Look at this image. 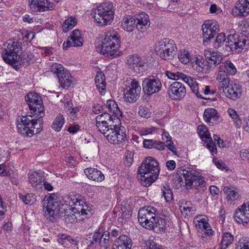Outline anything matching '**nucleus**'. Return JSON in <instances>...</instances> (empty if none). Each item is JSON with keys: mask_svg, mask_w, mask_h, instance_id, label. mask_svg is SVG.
Returning a JSON list of instances; mask_svg holds the SVG:
<instances>
[{"mask_svg": "<svg viewBox=\"0 0 249 249\" xmlns=\"http://www.w3.org/2000/svg\"><path fill=\"white\" fill-rule=\"evenodd\" d=\"M191 63L194 69L199 72H203L205 65L204 64V62H202L201 58L193 57Z\"/></svg>", "mask_w": 249, "mask_h": 249, "instance_id": "obj_49", "label": "nucleus"}, {"mask_svg": "<svg viewBox=\"0 0 249 249\" xmlns=\"http://www.w3.org/2000/svg\"><path fill=\"white\" fill-rule=\"evenodd\" d=\"M65 122L64 117L63 115L59 114L54 120L52 127L56 131H59L62 128Z\"/></svg>", "mask_w": 249, "mask_h": 249, "instance_id": "obj_47", "label": "nucleus"}, {"mask_svg": "<svg viewBox=\"0 0 249 249\" xmlns=\"http://www.w3.org/2000/svg\"><path fill=\"white\" fill-rule=\"evenodd\" d=\"M166 144L165 146L166 147L171 151H172L173 153L176 154V148L174 145L173 142L170 140L168 142H166Z\"/></svg>", "mask_w": 249, "mask_h": 249, "instance_id": "obj_62", "label": "nucleus"}, {"mask_svg": "<svg viewBox=\"0 0 249 249\" xmlns=\"http://www.w3.org/2000/svg\"><path fill=\"white\" fill-rule=\"evenodd\" d=\"M185 183L187 187L198 189L206 186V182L200 173L196 171L178 170L174 179V183L177 188Z\"/></svg>", "mask_w": 249, "mask_h": 249, "instance_id": "obj_3", "label": "nucleus"}, {"mask_svg": "<svg viewBox=\"0 0 249 249\" xmlns=\"http://www.w3.org/2000/svg\"><path fill=\"white\" fill-rule=\"evenodd\" d=\"M58 78L60 86L64 89L69 88L73 83V78L67 71H63L62 74L58 75Z\"/></svg>", "mask_w": 249, "mask_h": 249, "instance_id": "obj_36", "label": "nucleus"}, {"mask_svg": "<svg viewBox=\"0 0 249 249\" xmlns=\"http://www.w3.org/2000/svg\"><path fill=\"white\" fill-rule=\"evenodd\" d=\"M30 109L34 117L42 118L44 116V107L41 97L37 93L30 92L25 97Z\"/></svg>", "mask_w": 249, "mask_h": 249, "instance_id": "obj_10", "label": "nucleus"}, {"mask_svg": "<svg viewBox=\"0 0 249 249\" xmlns=\"http://www.w3.org/2000/svg\"><path fill=\"white\" fill-rule=\"evenodd\" d=\"M198 134L201 139L206 144L207 148L213 155L216 154L217 149L208 132L207 127L204 125L198 126Z\"/></svg>", "mask_w": 249, "mask_h": 249, "instance_id": "obj_19", "label": "nucleus"}, {"mask_svg": "<svg viewBox=\"0 0 249 249\" xmlns=\"http://www.w3.org/2000/svg\"><path fill=\"white\" fill-rule=\"evenodd\" d=\"M37 118L23 116L20 121L18 122V132L24 137H32L35 133H39L43 126V121L41 118Z\"/></svg>", "mask_w": 249, "mask_h": 249, "instance_id": "obj_6", "label": "nucleus"}, {"mask_svg": "<svg viewBox=\"0 0 249 249\" xmlns=\"http://www.w3.org/2000/svg\"><path fill=\"white\" fill-rule=\"evenodd\" d=\"M29 6L34 12H43L54 9V4L48 0H28Z\"/></svg>", "mask_w": 249, "mask_h": 249, "instance_id": "obj_20", "label": "nucleus"}, {"mask_svg": "<svg viewBox=\"0 0 249 249\" xmlns=\"http://www.w3.org/2000/svg\"><path fill=\"white\" fill-rule=\"evenodd\" d=\"M155 130L154 127L142 128L139 130V133L141 136H145L151 134Z\"/></svg>", "mask_w": 249, "mask_h": 249, "instance_id": "obj_55", "label": "nucleus"}, {"mask_svg": "<svg viewBox=\"0 0 249 249\" xmlns=\"http://www.w3.org/2000/svg\"><path fill=\"white\" fill-rule=\"evenodd\" d=\"M106 107L107 109L108 113L111 114V116L114 117V118H112V120L119 123V117L122 116V113L119 108L118 104L114 100H109L107 102Z\"/></svg>", "mask_w": 249, "mask_h": 249, "instance_id": "obj_27", "label": "nucleus"}, {"mask_svg": "<svg viewBox=\"0 0 249 249\" xmlns=\"http://www.w3.org/2000/svg\"><path fill=\"white\" fill-rule=\"evenodd\" d=\"M105 137L111 143L119 144L126 138L124 128L120 124H109V127L105 133Z\"/></svg>", "mask_w": 249, "mask_h": 249, "instance_id": "obj_11", "label": "nucleus"}, {"mask_svg": "<svg viewBox=\"0 0 249 249\" xmlns=\"http://www.w3.org/2000/svg\"><path fill=\"white\" fill-rule=\"evenodd\" d=\"M222 91L228 98L232 100H236L241 95V86L238 84L235 83L229 84L226 89Z\"/></svg>", "mask_w": 249, "mask_h": 249, "instance_id": "obj_26", "label": "nucleus"}, {"mask_svg": "<svg viewBox=\"0 0 249 249\" xmlns=\"http://www.w3.org/2000/svg\"><path fill=\"white\" fill-rule=\"evenodd\" d=\"M120 40L118 35L114 30H109L106 32L101 43L96 45L97 52L103 54H107L113 57L120 56Z\"/></svg>", "mask_w": 249, "mask_h": 249, "instance_id": "obj_5", "label": "nucleus"}, {"mask_svg": "<svg viewBox=\"0 0 249 249\" xmlns=\"http://www.w3.org/2000/svg\"><path fill=\"white\" fill-rule=\"evenodd\" d=\"M127 62L130 69L136 72H138L139 68L143 67L145 63L144 60L137 54L129 56Z\"/></svg>", "mask_w": 249, "mask_h": 249, "instance_id": "obj_28", "label": "nucleus"}, {"mask_svg": "<svg viewBox=\"0 0 249 249\" xmlns=\"http://www.w3.org/2000/svg\"><path fill=\"white\" fill-rule=\"evenodd\" d=\"M103 117H105V118L107 119L110 122H112V123H113V122L115 121L112 120V118H114V117H111V114L108 113H106V112H105L104 113L96 117V126L98 130L105 136V133L107 131L108 128H109V125H108V123L107 122L106 120L102 119Z\"/></svg>", "mask_w": 249, "mask_h": 249, "instance_id": "obj_23", "label": "nucleus"}, {"mask_svg": "<svg viewBox=\"0 0 249 249\" xmlns=\"http://www.w3.org/2000/svg\"><path fill=\"white\" fill-rule=\"evenodd\" d=\"M43 207L45 216L50 220H53L59 211L57 196L55 194H52L49 196L45 197Z\"/></svg>", "mask_w": 249, "mask_h": 249, "instance_id": "obj_13", "label": "nucleus"}, {"mask_svg": "<svg viewBox=\"0 0 249 249\" xmlns=\"http://www.w3.org/2000/svg\"><path fill=\"white\" fill-rule=\"evenodd\" d=\"M236 249H249V241L244 240L240 242Z\"/></svg>", "mask_w": 249, "mask_h": 249, "instance_id": "obj_61", "label": "nucleus"}, {"mask_svg": "<svg viewBox=\"0 0 249 249\" xmlns=\"http://www.w3.org/2000/svg\"><path fill=\"white\" fill-rule=\"evenodd\" d=\"M227 112L233 120L235 126L237 128H240L242 125V122L236 111L234 109L230 108L228 109Z\"/></svg>", "mask_w": 249, "mask_h": 249, "instance_id": "obj_46", "label": "nucleus"}, {"mask_svg": "<svg viewBox=\"0 0 249 249\" xmlns=\"http://www.w3.org/2000/svg\"><path fill=\"white\" fill-rule=\"evenodd\" d=\"M220 67H223L224 70L226 69L227 72L231 75H235L236 73L235 66L230 60H225Z\"/></svg>", "mask_w": 249, "mask_h": 249, "instance_id": "obj_48", "label": "nucleus"}, {"mask_svg": "<svg viewBox=\"0 0 249 249\" xmlns=\"http://www.w3.org/2000/svg\"><path fill=\"white\" fill-rule=\"evenodd\" d=\"M113 3L105 1L100 4L94 10V18L99 26L109 24L114 18Z\"/></svg>", "mask_w": 249, "mask_h": 249, "instance_id": "obj_7", "label": "nucleus"}, {"mask_svg": "<svg viewBox=\"0 0 249 249\" xmlns=\"http://www.w3.org/2000/svg\"><path fill=\"white\" fill-rule=\"evenodd\" d=\"M180 209L183 215L190 216L194 214L196 209L190 201L183 200L181 202Z\"/></svg>", "mask_w": 249, "mask_h": 249, "instance_id": "obj_37", "label": "nucleus"}, {"mask_svg": "<svg viewBox=\"0 0 249 249\" xmlns=\"http://www.w3.org/2000/svg\"><path fill=\"white\" fill-rule=\"evenodd\" d=\"M182 80L188 84L193 92L194 93L197 97L202 99L205 98L199 92V90L200 89V86H198L197 82L195 79L190 76H187L184 74V76H183Z\"/></svg>", "mask_w": 249, "mask_h": 249, "instance_id": "obj_32", "label": "nucleus"}, {"mask_svg": "<svg viewBox=\"0 0 249 249\" xmlns=\"http://www.w3.org/2000/svg\"><path fill=\"white\" fill-rule=\"evenodd\" d=\"M95 82L99 91L101 94H102L103 92H104L106 86L105 76L102 72L98 71L97 72L95 79Z\"/></svg>", "mask_w": 249, "mask_h": 249, "instance_id": "obj_41", "label": "nucleus"}, {"mask_svg": "<svg viewBox=\"0 0 249 249\" xmlns=\"http://www.w3.org/2000/svg\"><path fill=\"white\" fill-rule=\"evenodd\" d=\"M162 193V196H164V198L166 202H169L172 199L173 196L171 191L166 188L165 186L161 189Z\"/></svg>", "mask_w": 249, "mask_h": 249, "instance_id": "obj_54", "label": "nucleus"}, {"mask_svg": "<svg viewBox=\"0 0 249 249\" xmlns=\"http://www.w3.org/2000/svg\"><path fill=\"white\" fill-rule=\"evenodd\" d=\"M200 89L199 90V92L201 94H204L205 95H208V94H213L214 93V92L213 90H210V87L208 86H206L204 87L200 86ZM203 96V95H202Z\"/></svg>", "mask_w": 249, "mask_h": 249, "instance_id": "obj_56", "label": "nucleus"}, {"mask_svg": "<svg viewBox=\"0 0 249 249\" xmlns=\"http://www.w3.org/2000/svg\"><path fill=\"white\" fill-rule=\"evenodd\" d=\"M204 54L208 59V62L209 64L213 65L215 66L220 64L223 58L222 53L218 52L207 50L205 51Z\"/></svg>", "mask_w": 249, "mask_h": 249, "instance_id": "obj_30", "label": "nucleus"}, {"mask_svg": "<svg viewBox=\"0 0 249 249\" xmlns=\"http://www.w3.org/2000/svg\"><path fill=\"white\" fill-rule=\"evenodd\" d=\"M153 148L162 151L165 149V145L163 142L155 140V142H154Z\"/></svg>", "mask_w": 249, "mask_h": 249, "instance_id": "obj_60", "label": "nucleus"}, {"mask_svg": "<svg viewBox=\"0 0 249 249\" xmlns=\"http://www.w3.org/2000/svg\"><path fill=\"white\" fill-rule=\"evenodd\" d=\"M155 140L145 139L143 141V146L146 148L152 149L153 148Z\"/></svg>", "mask_w": 249, "mask_h": 249, "instance_id": "obj_57", "label": "nucleus"}, {"mask_svg": "<svg viewBox=\"0 0 249 249\" xmlns=\"http://www.w3.org/2000/svg\"><path fill=\"white\" fill-rule=\"evenodd\" d=\"M44 179L38 172L35 171L30 172L29 174V181L31 185L36 189L41 188Z\"/></svg>", "mask_w": 249, "mask_h": 249, "instance_id": "obj_33", "label": "nucleus"}, {"mask_svg": "<svg viewBox=\"0 0 249 249\" xmlns=\"http://www.w3.org/2000/svg\"><path fill=\"white\" fill-rule=\"evenodd\" d=\"M137 23L136 29L138 31L143 32L146 30L150 26L148 15L144 12H142L137 17Z\"/></svg>", "mask_w": 249, "mask_h": 249, "instance_id": "obj_29", "label": "nucleus"}, {"mask_svg": "<svg viewBox=\"0 0 249 249\" xmlns=\"http://www.w3.org/2000/svg\"><path fill=\"white\" fill-rule=\"evenodd\" d=\"M204 42L210 40L219 31L218 23L213 19L205 20L202 25Z\"/></svg>", "mask_w": 249, "mask_h": 249, "instance_id": "obj_17", "label": "nucleus"}, {"mask_svg": "<svg viewBox=\"0 0 249 249\" xmlns=\"http://www.w3.org/2000/svg\"><path fill=\"white\" fill-rule=\"evenodd\" d=\"M158 212L152 206L140 209L138 213V220L144 228L157 232L164 231L166 228L168 218H158Z\"/></svg>", "mask_w": 249, "mask_h": 249, "instance_id": "obj_1", "label": "nucleus"}, {"mask_svg": "<svg viewBox=\"0 0 249 249\" xmlns=\"http://www.w3.org/2000/svg\"><path fill=\"white\" fill-rule=\"evenodd\" d=\"M233 241V235L229 232H225L222 236L221 249H226Z\"/></svg>", "mask_w": 249, "mask_h": 249, "instance_id": "obj_45", "label": "nucleus"}, {"mask_svg": "<svg viewBox=\"0 0 249 249\" xmlns=\"http://www.w3.org/2000/svg\"><path fill=\"white\" fill-rule=\"evenodd\" d=\"M142 86L143 92L150 95L160 91L162 85L158 77L151 75L143 79Z\"/></svg>", "mask_w": 249, "mask_h": 249, "instance_id": "obj_15", "label": "nucleus"}, {"mask_svg": "<svg viewBox=\"0 0 249 249\" xmlns=\"http://www.w3.org/2000/svg\"><path fill=\"white\" fill-rule=\"evenodd\" d=\"M160 171L158 160L152 157H147L138 168L137 178L141 184L148 186L158 178Z\"/></svg>", "mask_w": 249, "mask_h": 249, "instance_id": "obj_2", "label": "nucleus"}, {"mask_svg": "<svg viewBox=\"0 0 249 249\" xmlns=\"http://www.w3.org/2000/svg\"><path fill=\"white\" fill-rule=\"evenodd\" d=\"M224 193L227 195L228 200H234L239 198V194L237 189L232 187L225 186L223 189Z\"/></svg>", "mask_w": 249, "mask_h": 249, "instance_id": "obj_42", "label": "nucleus"}, {"mask_svg": "<svg viewBox=\"0 0 249 249\" xmlns=\"http://www.w3.org/2000/svg\"><path fill=\"white\" fill-rule=\"evenodd\" d=\"M141 92V87L139 82L135 79H131L124 91V99L130 103L135 102L140 98Z\"/></svg>", "mask_w": 249, "mask_h": 249, "instance_id": "obj_14", "label": "nucleus"}, {"mask_svg": "<svg viewBox=\"0 0 249 249\" xmlns=\"http://www.w3.org/2000/svg\"><path fill=\"white\" fill-rule=\"evenodd\" d=\"M226 40L225 35L222 33L217 35L215 39L214 46L215 48H219Z\"/></svg>", "mask_w": 249, "mask_h": 249, "instance_id": "obj_53", "label": "nucleus"}, {"mask_svg": "<svg viewBox=\"0 0 249 249\" xmlns=\"http://www.w3.org/2000/svg\"><path fill=\"white\" fill-rule=\"evenodd\" d=\"M242 124L245 130L249 133V115L244 118Z\"/></svg>", "mask_w": 249, "mask_h": 249, "instance_id": "obj_63", "label": "nucleus"}, {"mask_svg": "<svg viewBox=\"0 0 249 249\" xmlns=\"http://www.w3.org/2000/svg\"><path fill=\"white\" fill-rule=\"evenodd\" d=\"M232 13L236 17H246L249 15V0H238Z\"/></svg>", "mask_w": 249, "mask_h": 249, "instance_id": "obj_25", "label": "nucleus"}, {"mask_svg": "<svg viewBox=\"0 0 249 249\" xmlns=\"http://www.w3.org/2000/svg\"><path fill=\"white\" fill-rule=\"evenodd\" d=\"M88 241L89 246H100L106 249L110 244L109 232L101 227L91 236L89 237Z\"/></svg>", "mask_w": 249, "mask_h": 249, "instance_id": "obj_12", "label": "nucleus"}, {"mask_svg": "<svg viewBox=\"0 0 249 249\" xmlns=\"http://www.w3.org/2000/svg\"><path fill=\"white\" fill-rule=\"evenodd\" d=\"M19 197L26 205H32L36 201V196L33 194H28L26 195H19Z\"/></svg>", "mask_w": 249, "mask_h": 249, "instance_id": "obj_50", "label": "nucleus"}, {"mask_svg": "<svg viewBox=\"0 0 249 249\" xmlns=\"http://www.w3.org/2000/svg\"><path fill=\"white\" fill-rule=\"evenodd\" d=\"M139 114L142 117L147 118L150 117V113L144 107H141L139 109Z\"/></svg>", "mask_w": 249, "mask_h": 249, "instance_id": "obj_59", "label": "nucleus"}, {"mask_svg": "<svg viewBox=\"0 0 249 249\" xmlns=\"http://www.w3.org/2000/svg\"><path fill=\"white\" fill-rule=\"evenodd\" d=\"M234 218L238 223L249 221V201L238 208L234 213Z\"/></svg>", "mask_w": 249, "mask_h": 249, "instance_id": "obj_22", "label": "nucleus"}, {"mask_svg": "<svg viewBox=\"0 0 249 249\" xmlns=\"http://www.w3.org/2000/svg\"><path fill=\"white\" fill-rule=\"evenodd\" d=\"M116 249H131L132 242L131 239L126 235L120 236L116 240Z\"/></svg>", "mask_w": 249, "mask_h": 249, "instance_id": "obj_39", "label": "nucleus"}, {"mask_svg": "<svg viewBox=\"0 0 249 249\" xmlns=\"http://www.w3.org/2000/svg\"><path fill=\"white\" fill-rule=\"evenodd\" d=\"M165 74L169 79L174 80H182L183 76H184V74L179 71L173 72L169 71H166L165 72Z\"/></svg>", "mask_w": 249, "mask_h": 249, "instance_id": "obj_51", "label": "nucleus"}, {"mask_svg": "<svg viewBox=\"0 0 249 249\" xmlns=\"http://www.w3.org/2000/svg\"><path fill=\"white\" fill-rule=\"evenodd\" d=\"M84 173L87 178L92 180L101 182L104 180V175L98 169L94 168H87Z\"/></svg>", "mask_w": 249, "mask_h": 249, "instance_id": "obj_31", "label": "nucleus"}, {"mask_svg": "<svg viewBox=\"0 0 249 249\" xmlns=\"http://www.w3.org/2000/svg\"><path fill=\"white\" fill-rule=\"evenodd\" d=\"M83 44V39L79 30L73 31L66 42L63 44V48L67 50L70 47H80Z\"/></svg>", "mask_w": 249, "mask_h": 249, "instance_id": "obj_21", "label": "nucleus"}, {"mask_svg": "<svg viewBox=\"0 0 249 249\" xmlns=\"http://www.w3.org/2000/svg\"><path fill=\"white\" fill-rule=\"evenodd\" d=\"M176 162L173 160H170L167 161L166 166L167 168L170 170H173L176 168Z\"/></svg>", "mask_w": 249, "mask_h": 249, "instance_id": "obj_64", "label": "nucleus"}, {"mask_svg": "<svg viewBox=\"0 0 249 249\" xmlns=\"http://www.w3.org/2000/svg\"><path fill=\"white\" fill-rule=\"evenodd\" d=\"M204 120L209 123L210 125H213L214 122L219 119V116L216 109L213 108H208L204 112Z\"/></svg>", "mask_w": 249, "mask_h": 249, "instance_id": "obj_34", "label": "nucleus"}, {"mask_svg": "<svg viewBox=\"0 0 249 249\" xmlns=\"http://www.w3.org/2000/svg\"><path fill=\"white\" fill-rule=\"evenodd\" d=\"M216 82L220 90H224L230 84V78L223 67H219L216 77Z\"/></svg>", "mask_w": 249, "mask_h": 249, "instance_id": "obj_24", "label": "nucleus"}, {"mask_svg": "<svg viewBox=\"0 0 249 249\" xmlns=\"http://www.w3.org/2000/svg\"><path fill=\"white\" fill-rule=\"evenodd\" d=\"M57 240L64 247H67L69 245L76 243V240L73 239L70 235L67 234H59L57 235Z\"/></svg>", "mask_w": 249, "mask_h": 249, "instance_id": "obj_40", "label": "nucleus"}, {"mask_svg": "<svg viewBox=\"0 0 249 249\" xmlns=\"http://www.w3.org/2000/svg\"><path fill=\"white\" fill-rule=\"evenodd\" d=\"M209 218L206 215H198L195 217L193 223L197 231L204 232L205 235L210 236L213 231L208 222Z\"/></svg>", "mask_w": 249, "mask_h": 249, "instance_id": "obj_16", "label": "nucleus"}, {"mask_svg": "<svg viewBox=\"0 0 249 249\" xmlns=\"http://www.w3.org/2000/svg\"><path fill=\"white\" fill-rule=\"evenodd\" d=\"M155 50L161 59L167 60L173 58L177 51V47L173 40L164 38L156 43Z\"/></svg>", "mask_w": 249, "mask_h": 249, "instance_id": "obj_8", "label": "nucleus"}, {"mask_svg": "<svg viewBox=\"0 0 249 249\" xmlns=\"http://www.w3.org/2000/svg\"><path fill=\"white\" fill-rule=\"evenodd\" d=\"M66 202L71 206V208L66 211L64 215V219L67 223H73L84 220L88 214L87 211H90L83 200L78 199L74 196H69Z\"/></svg>", "mask_w": 249, "mask_h": 249, "instance_id": "obj_4", "label": "nucleus"}, {"mask_svg": "<svg viewBox=\"0 0 249 249\" xmlns=\"http://www.w3.org/2000/svg\"><path fill=\"white\" fill-rule=\"evenodd\" d=\"M2 56L3 60L9 64L14 66L18 59V54L21 48L20 43L17 40H8L5 45Z\"/></svg>", "mask_w": 249, "mask_h": 249, "instance_id": "obj_9", "label": "nucleus"}, {"mask_svg": "<svg viewBox=\"0 0 249 249\" xmlns=\"http://www.w3.org/2000/svg\"><path fill=\"white\" fill-rule=\"evenodd\" d=\"M77 23V18L74 17H70L65 20L62 24L63 32H68L70 30L72 29L74 26H75Z\"/></svg>", "mask_w": 249, "mask_h": 249, "instance_id": "obj_43", "label": "nucleus"}, {"mask_svg": "<svg viewBox=\"0 0 249 249\" xmlns=\"http://www.w3.org/2000/svg\"><path fill=\"white\" fill-rule=\"evenodd\" d=\"M51 70L54 73H56L57 77L58 75L62 74V72L65 71L63 66L58 63L53 64L51 67Z\"/></svg>", "mask_w": 249, "mask_h": 249, "instance_id": "obj_52", "label": "nucleus"}, {"mask_svg": "<svg viewBox=\"0 0 249 249\" xmlns=\"http://www.w3.org/2000/svg\"><path fill=\"white\" fill-rule=\"evenodd\" d=\"M248 40L246 38H239V41L238 42V53L241 52V51L244 49V47L247 46V42Z\"/></svg>", "mask_w": 249, "mask_h": 249, "instance_id": "obj_58", "label": "nucleus"}, {"mask_svg": "<svg viewBox=\"0 0 249 249\" xmlns=\"http://www.w3.org/2000/svg\"><path fill=\"white\" fill-rule=\"evenodd\" d=\"M167 93L171 99L179 100L186 95V90L183 84L174 82L169 86Z\"/></svg>", "mask_w": 249, "mask_h": 249, "instance_id": "obj_18", "label": "nucleus"}, {"mask_svg": "<svg viewBox=\"0 0 249 249\" xmlns=\"http://www.w3.org/2000/svg\"><path fill=\"white\" fill-rule=\"evenodd\" d=\"M136 19L130 16L123 18L122 22V27L125 31L128 32H133L136 28Z\"/></svg>", "mask_w": 249, "mask_h": 249, "instance_id": "obj_38", "label": "nucleus"}, {"mask_svg": "<svg viewBox=\"0 0 249 249\" xmlns=\"http://www.w3.org/2000/svg\"><path fill=\"white\" fill-rule=\"evenodd\" d=\"M239 41V37L238 35L236 34L230 35L227 38L226 46L229 48L230 51L238 53V48H238Z\"/></svg>", "mask_w": 249, "mask_h": 249, "instance_id": "obj_35", "label": "nucleus"}, {"mask_svg": "<svg viewBox=\"0 0 249 249\" xmlns=\"http://www.w3.org/2000/svg\"><path fill=\"white\" fill-rule=\"evenodd\" d=\"M178 58L179 61L184 64H187L189 62H192L193 59L188 51L186 50L179 51L178 54Z\"/></svg>", "mask_w": 249, "mask_h": 249, "instance_id": "obj_44", "label": "nucleus"}]
</instances>
